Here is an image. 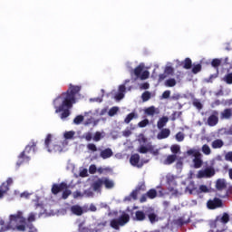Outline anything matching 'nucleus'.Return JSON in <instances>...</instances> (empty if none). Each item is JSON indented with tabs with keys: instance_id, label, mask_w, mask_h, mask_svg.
<instances>
[{
	"instance_id": "53",
	"label": "nucleus",
	"mask_w": 232,
	"mask_h": 232,
	"mask_svg": "<svg viewBox=\"0 0 232 232\" xmlns=\"http://www.w3.org/2000/svg\"><path fill=\"white\" fill-rule=\"evenodd\" d=\"M83 197H87L88 198H93V191L92 189H87L83 192Z\"/></svg>"
},
{
	"instance_id": "14",
	"label": "nucleus",
	"mask_w": 232,
	"mask_h": 232,
	"mask_svg": "<svg viewBox=\"0 0 232 232\" xmlns=\"http://www.w3.org/2000/svg\"><path fill=\"white\" fill-rule=\"evenodd\" d=\"M14 180L9 178L6 182L3 183L2 186L0 187V198H3L5 197L6 191H8L10 184H13Z\"/></svg>"
},
{
	"instance_id": "44",
	"label": "nucleus",
	"mask_w": 232,
	"mask_h": 232,
	"mask_svg": "<svg viewBox=\"0 0 232 232\" xmlns=\"http://www.w3.org/2000/svg\"><path fill=\"white\" fill-rule=\"evenodd\" d=\"M141 99H142L143 102H148L149 99H151V92H143L141 95Z\"/></svg>"
},
{
	"instance_id": "5",
	"label": "nucleus",
	"mask_w": 232,
	"mask_h": 232,
	"mask_svg": "<svg viewBox=\"0 0 232 232\" xmlns=\"http://www.w3.org/2000/svg\"><path fill=\"white\" fill-rule=\"evenodd\" d=\"M166 179L169 185L168 189L171 195L174 197H180V195H184V189L177 188V177L173 174H167Z\"/></svg>"
},
{
	"instance_id": "41",
	"label": "nucleus",
	"mask_w": 232,
	"mask_h": 232,
	"mask_svg": "<svg viewBox=\"0 0 232 232\" xmlns=\"http://www.w3.org/2000/svg\"><path fill=\"white\" fill-rule=\"evenodd\" d=\"M87 150L91 151L92 153H95L97 151V145L95 143H88L87 144Z\"/></svg>"
},
{
	"instance_id": "23",
	"label": "nucleus",
	"mask_w": 232,
	"mask_h": 232,
	"mask_svg": "<svg viewBox=\"0 0 232 232\" xmlns=\"http://www.w3.org/2000/svg\"><path fill=\"white\" fill-rule=\"evenodd\" d=\"M144 113L150 117H153V115L159 114V110L155 106H150L144 110Z\"/></svg>"
},
{
	"instance_id": "20",
	"label": "nucleus",
	"mask_w": 232,
	"mask_h": 232,
	"mask_svg": "<svg viewBox=\"0 0 232 232\" xmlns=\"http://www.w3.org/2000/svg\"><path fill=\"white\" fill-rule=\"evenodd\" d=\"M171 131L169 129H163L160 133L157 135V139L159 140H162V139H168L170 135Z\"/></svg>"
},
{
	"instance_id": "37",
	"label": "nucleus",
	"mask_w": 232,
	"mask_h": 232,
	"mask_svg": "<svg viewBox=\"0 0 232 232\" xmlns=\"http://www.w3.org/2000/svg\"><path fill=\"white\" fill-rule=\"evenodd\" d=\"M152 150L151 144H147L146 146L141 145V146L139 148L138 151H139L140 153H148V151H150V150Z\"/></svg>"
},
{
	"instance_id": "40",
	"label": "nucleus",
	"mask_w": 232,
	"mask_h": 232,
	"mask_svg": "<svg viewBox=\"0 0 232 232\" xmlns=\"http://www.w3.org/2000/svg\"><path fill=\"white\" fill-rule=\"evenodd\" d=\"M223 81L224 82H226L227 84H232V72H229L227 74H226L223 77Z\"/></svg>"
},
{
	"instance_id": "25",
	"label": "nucleus",
	"mask_w": 232,
	"mask_h": 232,
	"mask_svg": "<svg viewBox=\"0 0 232 232\" xmlns=\"http://www.w3.org/2000/svg\"><path fill=\"white\" fill-rule=\"evenodd\" d=\"M147 215L149 217L150 222L151 224H155V222H159V216H157V214H155L154 211L152 210H149L147 212Z\"/></svg>"
},
{
	"instance_id": "24",
	"label": "nucleus",
	"mask_w": 232,
	"mask_h": 232,
	"mask_svg": "<svg viewBox=\"0 0 232 232\" xmlns=\"http://www.w3.org/2000/svg\"><path fill=\"white\" fill-rule=\"evenodd\" d=\"M104 184L103 178L98 179L96 181L92 183V188L94 191H101V188Z\"/></svg>"
},
{
	"instance_id": "9",
	"label": "nucleus",
	"mask_w": 232,
	"mask_h": 232,
	"mask_svg": "<svg viewBox=\"0 0 232 232\" xmlns=\"http://www.w3.org/2000/svg\"><path fill=\"white\" fill-rule=\"evenodd\" d=\"M215 175V169L208 167L205 169L198 170L197 179H210Z\"/></svg>"
},
{
	"instance_id": "26",
	"label": "nucleus",
	"mask_w": 232,
	"mask_h": 232,
	"mask_svg": "<svg viewBox=\"0 0 232 232\" xmlns=\"http://www.w3.org/2000/svg\"><path fill=\"white\" fill-rule=\"evenodd\" d=\"M100 156L102 157V159H110V157L113 156V151L111 150V149H105L101 151Z\"/></svg>"
},
{
	"instance_id": "43",
	"label": "nucleus",
	"mask_w": 232,
	"mask_h": 232,
	"mask_svg": "<svg viewBox=\"0 0 232 232\" xmlns=\"http://www.w3.org/2000/svg\"><path fill=\"white\" fill-rule=\"evenodd\" d=\"M117 111H119V107L111 108L110 111H108L109 117H113L117 115Z\"/></svg>"
},
{
	"instance_id": "35",
	"label": "nucleus",
	"mask_w": 232,
	"mask_h": 232,
	"mask_svg": "<svg viewBox=\"0 0 232 232\" xmlns=\"http://www.w3.org/2000/svg\"><path fill=\"white\" fill-rule=\"evenodd\" d=\"M101 139H104V131H96L92 137V140H94V142H99Z\"/></svg>"
},
{
	"instance_id": "64",
	"label": "nucleus",
	"mask_w": 232,
	"mask_h": 232,
	"mask_svg": "<svg viewBox=\"0 0 232 232\" xmlns=\"http://www.w3.org/2000/svg\"><path fill=\"white\" fill-rule=\"evenodd\" d=\"M122 135L123 137H130V135H131V130L130 129H126L122 131Z\"/></svg>"
},
{
	"instance_id": "47",
	"label": "nucleus",
	"mask_w": 232,
	"mask_h": 232,
	"mask_svg": "<svg viewBox=\"0 0 232 232\" xmlns=\"http://www.w3.org/2000/svg\"><path fill=\"white\" fill-rule=\"evenodd\" d=\"M170 151L174 153V155H177V153L180 152V146L179 145H172L170 147Z\"/></svg>"
},
{
	"instance_id": "62",
	"label": "nucleus",
	"mask_w": 232,
	"mask_h": 232,
	"mask_svg": "<svg viewBox=\"0 0 232 232\" xmlns=\"http://www.w3.org/2000/svg\"><path fill=\"white\" fill-rule=\"evenodd\" d=\"M193 105L198 108V110H202V103H200V102H198V100L193 102Z\"/></svg>"
},
{
	"instance_id": "29",
	"label": "nucleus",
	"mask_w": 232,
	"mask_h": 232,
	"mask_svg": "<svg viewBox=\"0 0 232 232\" xmlns=\"http://www.w3.org/2000/svg\"><path fill=\"white\" fill-rule=\"evenodd\" d=\"M134 220H138L140 222H142V220H146V214L140 210L136 211Z\"/></svg>"
},
{
	"instance_id": "49",
	"label": "nucleus",
	"mask_w": 232,
	"mask_h": 232,
	"mask_svg": "<svg viewBox=\"0 0 232 232\" xmlns=\"http://www.w3.org/2000/svg\"><path fill=\"white\" fill-rule=\"evenodd\" d=\"M150 124V120L145 119L138 123L139 128H146Z\"/></svg>"
},
{
	"instance_id": "22",
	"label": "nucleus",
	"mask_w": 232,
	"mask_h": 232,
	"mask_svg": "<svg viewBox=\"0 0 232 232\" xmlns=\"http://www.w3.org/2000/svg\"><path fill=\"white\" fill-rule=\"evenodd\" d=\"M35 150V143H33L32 145H27L25 147V150L24 152L21 153V155L19 156V159H26V160H29L28 157L24 156V153H30V151H32Z\"/></svg>"
},
{
	"instance_id": "55",
	"label": "nucleus",
	"mask_w": 232,
	"mask_h": 232,
	"mask_svg": "<svg viewBox=\"0 0 232 232\" xmlns=\"http://www.w3.org/2000/svg\"><path fill=\"white\" fill-rule=\"evenodd\" d=\"M176 140H177L178 142H182V140H184V133H182V132H178V133L176 134Z\"/></svg>"
},
{
	"instance_id": "56",
	"label": "nucleus",
	"mask_w": 232,
	"mask_h": 232,
	"mask_svg": "<svg viewBox=\"0 0 232 232\" xmlns=\"http://www.w3.org/2000/svg\"><path fill=\"white\" fill-rule=\"evenodd\" d=\"M35 217H36L35 213H33V212L30 213L27 218L28 222H35Z\"/></svg>"
},
{
	"instance_id": "21",
	"label": "nucleus",
	"mask_w": 232,
	"mask_h": 232,
	"mask_svg": "<svg viewBox=\"0 0 232 232\" xmlns=\"http://www.w3.org/2000/svg\"><path fill=\"white\" fill-rule=\"evenodd\" d=\"M63 189H66L65 183H61L60 185L54 184L53 185L52 192L53 193V195H57L59 191H63Z\"/></svg>"
},
{
	"instance_id": "61",
	"label": "nucleus",
	"mask_w": 232,
	"mask_h": 232,
	"mask_svg": "<svg viewBox=\"0 0 232 232\" xmlns=\"http://www.w3.org/2000/svg\"><path fill=\"white\" fill-rule=\"evenodd\" d=\"M169 95H171V91H165L162 93V99H169Z\"/></svg>"
},
{
	"instance_id": "33",
	"label": "nucleus",
	"mask_w": 232,
	"mask_h": 232,
	"mask_svg": "<svg viewBox=\"0 0 232 232\" xmlns=\"http://www.w3.org/2000/svg\"><path fill=\"white\" fill-rule=\"evenodd\" d=\"M164 85L167 88H173L177 86V80H175V78H169L164 82Z\"/></svg>"
},
{
	"instance_id": "57",
	"label": "nucleus",
	"mask_w": 232,
	"mask_h": 232,
	"mask_svg": "<svg viewBox=\"0 0 232 232\" xmlns=\"http://www.w3.org/2000/svg\"><path fill=\"white\" fill-rule=\"evenodd\" d=\"M147 140H148L146 139V137H144L143 134H141V135L139 136V142H140V144H146Z\"/></svg>"
},
{
	"instance_id": "39",
	"label": "nucleus",
	"mask_w": 232,
	"mask_h": 232,
	"mask_svg": "<svg viewBox=\"0 0 232 232\" xmlns=\"http://www.w3.org/2000/svg\"><path fill=\"white\" fill-rule=\"evenodd\" d=\"M201 151L204 155H209L211 153V147H209L208 144H204L201 147Z\"/></svg>"
},
{
	"instance_id": "30",
	"label": "nucleus",
	"mask_w": 232,
	"mask_h": 232,
	"mask_svg": "<svg viewBox=\"0 0 232 232\" xmlns=\"http://www.w3.org/2000/svg\"><path fill=\"white\" fill-rule=\"evenodd\" d=\"M103 184L106 188V189H112L115 186V182L113 180L108 179V178H103Z\"/></svg>"
},
{
	"instance_id": "6",
	"label": "nucleus",
	"mask_w": 232,
	"mask_h": 232,
	"mask_svg": "<svg viewBox=\"0 0 232 232\" xmlns=\"http://www.w3.org/2000/svg\"><path fill=\"white\" fill-rule=\"evenodd\" d=\"M186 155H188V157H193L192 162L196 169L202 168L204 161L202 160V153H200V150L197 149H190L187 150Z\"/></svg>"
},
{
	"instance_id": "60",
	"label": "nucleus",
	"mask_w": 232,
	"mask_h": 232,
	"mask_svg": "<svg viewBox=\"0 0 232 232\" xmlns=\"http://www.w3.org/2000/svg\"><path fill=\"white\" fill-rule=\"evenodd\" d=\"M199 190L202 193H208V191H209V188H208V186H206V185H200L199 186Z\"/></svg>"
},
{
	"instance_id": "42",
	"label": "nucleus",
	"mask_w": 232,
	"mask_h": 232,
	"mask_svg": "<svg viewBox=\"0 0 232 232\" xmlns=\"http://www.w3.org/2000/svg\"><path fill=\"white\" fill-rule=\"evenodd\" d=\"M202 70V65L200 63L194 64L192 66V73H198Z\"/></svg>"
},
{
	"instance_id": "28",
	"label": "nucleus",
	"mask_w": 232,
	"mask_h": 232,
	"mask_svg": "<svg viewBox=\"0 0 232 232\" xmlns=\"http://www.w3.org/2000/svg\"><path fill=\"white\" fill-rule=\"evenodd\" d=\"M71 211L72 213H73V215H77L78 217H81V215H82L83 211H82V208L79 205H74L71 208Z\"/></svg>"
},
{
	"instance_id": "13",
	"label": "nucleus",
	"mask_w": 232,
	"mask_h": 232,
	"mask_svg": "<svg viewBox=\"0 0 232 232\" xmlns=\"http://www.w3.org/2000/svg\"><path fill=\"white\" fill-rule=\"evenodd\" d=\"M130 82V80H126L123 85H120L118 92L114 95V99L116 101H121V99H124V93H126V83Z\"/></svg>"
},
{
	"instance_id": "8",
	"label": "nucleus",
	"mask_w": 232,
	"mask_h": 232,
	"mask_svg": "<svg viewBox=\"0 0 232 232\" xmlns=\"http://www.w3.org/2000/svg\"><path fill=\"white\" fill-rule=\"evenodd\" d=\"M134 74L137 79H140L141 81H146V79L150 78V71L142 63L134 69Z\"/></svg>"
},
{
	"instance_id": "52",
	"label": "nucleus",
	"mask_w": 232,
	"mask_h": 232,
	"mask_svg": "<svg viewBox=\"0 0 232 232\" xmlns=\"http://www.w3.org/2000/svg\"><path fill=\"white\" fill-rule=\"evenodd\" d=\"M73 198H82L84 197V193H82L81 191L77 190L72 193Z\"/></svg>"
},
{
	"instance_id": "3",
	"label": "nucleus",
	"mask_w": 232,
	"mask_h": 232,
	"mask_svg": "<svg viewBox=\"0 0 232 232\" xmlns=\"http://www.w3.org/2000/svg\"><path fill=\"white\" fill-rule=\"evenodd\" d=\"M229 222V214L223 213L217 217L214 221L210 222L211 231L208 232H230L226 230V225Z\"/></svg>"
},
{
	"instance_id": "50",
	"label": "nucleus",
	"mask_w": 232,
	"mask_h": 232,
	"mask_svg": "<svg viewBox=\"0 0 232 232\" xmlns=\"http://www.w3.org/2000/svg\"><path fill=\"white\" fill-rule=\"evenodd\" d=\"M84 124L85 126H90V124H93V126H97V124H99V120L93 121V119L91 118L88 121H86Z\"/></svg>"
},
{
	"instance_id": "18",
	"label": "nucleus",
	"mask_w": 232,
	"mask_h": 232,
	"mask_svg": "<svg viewBox=\"0 0 232 232\" xmlns=\"http://www.w3.org/2000/svg\"><path fill=\"white\" fill-rule=\"evenodd\" d=\"M232 117V109H225L220 112L221 121H227Z\"/></svg>"
},
{
	"instance_id": "51",
	"label": "nucleus",
	"mask_w": 232,
	"mask_h": 232,
	"mask_svg": "<svg viewBox=\"0 0 232 232\" xmlns=\"http://www.w3.org/2000/svg\"><path fill=\"white\" fill-rule=\"evenodd\" d=\"M82 139H85V140H87V142H90V140H92V139H93V136H92V132H86L85 134H83Z\"/></svg>"
},
{
	"instance_id": "7",
	"label": "nucleus",
	"mask_w": 232,
	"mask_h": 232,
	"mask_svg": "<svg viewBox=\"0 0 232 232\" xmlns=\"http://www.w3.org/2000/svg\"><path fill=\"white\" fill-rule=\"evenodd\" d=\"M130 222V215L123 213L118 218L111 220V227L113 229L119 230L121 226H126Z\"/></svg>"
},
{
	"instance_id": "46",
	"label": "nucleus",
	"mask_w": 232,
	"mask_h": 232,
	"mask_svg": "<svg viewBox=\"0 0 232 232\" xmlns=\"http://www.w3.org/2000/svg\"><path fill=\"white\" fill-rule=\"evenodd\" d=\"M192 66V63L191 60L187 59L183 62V68H185V70H189L191 69Z\"/></svg>"
},
{
	"instance_id": "27",
	"label": "nucleus",
	"mask_w": 232,
	"mask_h": 232,
	"mask_svg": "<svg viewBox=\"0 0 232 232\" xmlns=\"http://www.w3.org/2000/svg\"><path fill=\"white\" fill-rule=\"evenodd\" d=\"M169 119L167 116H163L162 118H160V120L157 122V126L159 130H162L166 124H168V121Z\"/></svg>"
},
{
	"instance_id": "19",
	"label": "nucleus",
	"mask_w": 232,
	"mask_h": 232,
	"mask_svg": "<svg viewBox=\"0 0 232 232\" xmlns=\"http://www.w3.org/2000/svg\"><path fill=\"white\" fill-rule=\"evenodd\" d=\"M216 188L218 191H225V189L227 188L226 179H218L216 182Z\"/></svg>"
},
{
	"instance_id": "15",
	"label": "nucleus",
	"mask_w": 232,
	"mask_h": 232,
	"mask_svg": "<svg viewBox=\"0 0 232 232\" xmlns=\"http://www.w3.org/2000/svg\"><path fill=\"white\" fill-rule=\"evenodd\" d=\"M173 73H174L173 67L166 66L164 70V73L160 74L159 76V82H160L164 81V79H166L167 77H169V75H173Z\"/></svg>"
},
{
	"instance_id": "31",
	"label": "nucleus",
	"mask_w": 232,
	"mask_h": 232,
	"mask_svg": "<svg viewBox=\"0 0 232 232\" xmlns=\"http://www.w3.org/2000/svg\"><path fill=\"white\" fill-rule=\"evenodd\" d=\"M193 191H195V182L190 181L188 187L183 189V193H188V195H193Z\"/></svg>"
},
{
	"instance_id": "11",
	"label": "nucleus",
	"mask_w": 232,
	"mask_h": 232,
	"mask_svg": "<svg viewBox=\"0 0 232 232\" xmlns=\"http://www.w3.org/2000/svg\"><path fill=\"white\" fill-rule=\"evenodd\" d=\"M223 206H224V203L221 201L220 198H218L209 199L207 202V208H208V209H217L218 208H222Z\"/></svg>"
},
{
	"instance_id": "38",
	"label": "nucleus",
	"mask_w": 232,
	"mask_h": 232,
	"mask_svg": "<svg viewBox=\"0 0 232 232\" xmlns=\"http://www.w3.org/2000/svg\"><path fill=\"white\" fill-rule=\"evenodd\" d=\"M63 137H64L65 140H72V139H73V137H75V131H73V130L65 131L63 133Z\"/></svg>"
},
{
	"instance_id": "63",
	"label": "nucleus",
	"mask_w": 232,
	"mask_h": 232,
	"mask_svg": "<svg viewBox=\"0 0 232 232\" xmlns=\"http://www.w3.org/2000/svg\"><path fill=\"white\" fill-rule=\"evenodd\" d=\"M70 195H72V191L71 190H64L63 193V198H68V197H70Z\"/></svg>"
},
{
	"instance_id": "4",
	"label": "nucleus",
	"mask_w": 232,
	"mask_h": 232,
	"mask_svg": "<svg viewBox=\"0 0 232 232\" xmlns=\"http://www.w3.org/2000/svg\"><path fill=\"white\" fill-rule=\"evenodd\" d=\"M20 222V224H24L26 222V219L23 217V212L18 211L14 215L10 216V222H9V229H17V231H24L26 229V227L24 225H16L15 227L14 224Z\"/></svg>"
},
{
	"instance_id": "32",
	"label": "nucleus",
	"mask_w": 232,
	"mask_h": 232,
	"mask_svg": "<svg viewBox=\"0 0 232 232\" xmlns=\"http://www.w3.org/2000/svg\"><path fill=\"white\" fill-rule=\"evenodd\" d=\"M175 160H177V155L175 154L169 155L167 159L163 161V164L169 166V164H173Z\"/></svg>"
},
{
	"instance_id": "10",
	"label": "nucleus",
	"mask_w": 232,
	"mask_h": 232,
	"mask_svg": "<svg viewBox=\"0 0 232 232\" xmlns=\"http://www.w3.org/2000/svg\"><path fill=\"white\" fill-rule=\"evenodd\" d=\"M146 189V184L144 182H141L138 185L135 190H133L130 195L127 198H125V201L130 200L131 198L133 200H137V195H139V191H145Z\"/></svg>"
},
{
	"instance_id": "17",
	"label": "nucleus",
	"mask_w": 232,
	"mask_h": 232,
	"mask_svg": "<svg viewBox=\"0 0 232 232\" xmlns=\"http://www.w3.org/2000/svg\"><path fill=\"white\" fill-rule=\"evenodd\" d=\"M224 140L221 139H216L211 142V148L213 150H221V148H224Z\"/></svg>"
},
{
	"instance_id": "45",
	"label": "nucleus",
	"mask_w": 232,
	"mask_h": 232,
	"mask_svg": "<svg viewBox=\"0 0 232 232\" xmlns=\"http://www.w3.org/2000/svg\"><path fill=\"white\" fill-rule=\"evenodd\" d=\"M146 195L149 198H155L157 197V190L153 188L150 189Z\"/></svg>"
},
{
	"instance_id": "34",
	"label": "nucleus",
	"mask_w": 232,
	"mask_h": 232,
	"mask_svg": "<svg viewBox=\"0 0 232 232\" xmlns=\"http://www.w3.org/2000/svg\"><path fill=\"white\" fill-rule=\"evenodd\" d=\"M139 116L135 112L128 114L124 120L125 124H130L133 119H137Z\"/></svg>"
},
{
	"instance_id": "16",
	"label": "nucleus",
	"mask_w": 232,
	"mask_h": 232,
	"mask_svg": "<svg viewBox=\"0 0 232 232\" xmlns=\"http://www.w3.org/2000/svg\"><path fill=\"white\" fill-rule=\"evenodd\" d=\"M130 162L131 166H135L136 168H142V163H140V156L139 154H134L130 157Z\"/></svg>"
},
{
	"instance_id": "59",
	"label": "nucleus",
	"mask_w": 232,
	"mask_h": 232,
	"mask_svg": "<svg viewBox=\"0 0 232 232\" xmlns=\"http://www.w3.org/2000/svg\"><path fill=\"white\" fill-rule=\"evenodd\" d=\"M212 66L214 67V68H218V66H220V60L219 59H214L213 61H212Z\"/></svg>"
},
{
	"instance_id": "36",
	"label": "nucleus",
	"mask_w": 232,
	"mask_h": 232,
	"mask_svg": "<svg viewBox=\"0 0 232 232\" xmlns=\"http://www.w3.org/2000/svg\"><path fill=\"white\" fill-rule=\"evenodd\" d=\"M70 108H72V107H64L63 110L60 111H63L61 114L62 121H64V119L70 117Z\"/></svg>"
},
{
	"instance_id": "54",
	"label": "nucleus",
	"mask_w": 232,
	"mask_h": 232,
	"mask_svg": "<svg viewBox=\"0 0 232 232\" xmlns=\"http://www.w3.org/2000/svg\"><path fill=\"white\" fill-rule=\"evenodd\" d=\"M89 173H91V175H95V173H97V166L94 164L91 165L89 167Z\"/></svg>"
},
{
	"instance_id": "12",
	"label": "nucleus",
	"mask_w": 232,
	"mask_h": 232,
	"mask_svg": "<svg viewBox=\"0 0 232 232\" xmlns=\"http://www.w3.org/2000/svg\"><path fill=\"white\" fill-rule=\"evenodd\" d=\"M207 124L210 127L217 126L218 124V111H212V113L207 120Z\"/></svg>"
},
{
	"instance_id": "58",
	"label": "nucleus",
	"mask_w": 232,
	"mask_h": 232,
	"mask_svg": "<svg viewBox=\"0 0 232 232\" xmlns=\"http://www.w3.org/2000/svg\"><path fill=\"white\" fill-rule=\"evenodd\" d=\"M225 160L232 162V151H229L225 155Z\"/></svg>"
},
{
	"instance_id": "1",
	"label": "nucleus",
	"mask_w": 232,
	"mask_h": 232,
	"mask_svg": "<svg viewBox=\"0 0 232 232\" xmlns=\"http://www.w3.org/2000/svg\"><path fill=\"white\" fill-rule=\"evenodd\" d=\"M78 92H81V86L70 84L68 91L53 101L55 113H61L64 108H72L75 104V95Z\"/></svg>"
},
{
	"instance_id": "48",
	"label": "nucleus",
	"mask_w": 232,
	"mask_h": 232,
	"mask_svg": "<svg viewBox=\"0 0 232 232\" xmlns=\"http://www.w3.org/2000/svg\"><path fill=\"white\" fill-rule=\"evenodd\" d=\"M82 121H84V116H82V115H78V116H76V117L74 118L73 122H74V124L79 125V124H81V122H82Z\"/></svg>"
},
{
	"instance_id": "2",
	"label": "nucleus",
	"mask_w": 232,
	"mask_h": 232,
	"mask_svg": "<svg viewBox=\"0 0 232 232\" xmlns=\"http://www.w3.org/2000/svg\"><path fill=\"white\" fill-rule=\"evenodd\" d=\"M44 146L49 153H61V151H63L64 147L68 146V141L63 140V142H61L55 135L47 134L44 140Z\"/></svg>"
}]
</instances>
